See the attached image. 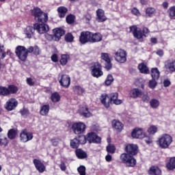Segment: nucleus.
Returning a JSON list of instances; mask_svg holds the SVG:
<instances>
[{
    "instance_id": "2f4dec72",
    "label": "nucleus",
    "mask_w": 175,
    "mask_h": 175,
    "mask_svg": "<svg viewBox=\"0 0 175 175\" xmlns=\"http://www.w3.org/2000/svg\"><path fill=\"white\" fill-rule=\"evenodd\" d=\"M49 111H50V105H44L41 107L40 114H41V116H47L49 114Z\"/></svg>"
},
{
    "instance_id": "ea45409f",
    "label": "nucleus",
    "mask_w": 175,
    "mask_h": 175,
    "mask_svg": "<svg viewBox=\"0 0 175 175\" xmlns=\"http://www.w3.org/2000/svg\"><path fill=\"white\" fill-rule=\"evenodd\" d=\"M158 132V128L157 126L152 125L148 129V133L149 135H155Z\"/></svg>"
},
{
    "instance_id": "8fccbe9b",
    "label": "nucleus",
    "mask_w": 175,
    "mask_h": 175,
    "mask_svg": "<svg viewBox=\"0 0 175 175\" xmlns=\"http://www.w3.org/2000/svg\"><path fill=\"white\" fill-rule=\"evenodd\" d=\"M74 92H76V94H78V95H82V94L84 92V89L80 86H75L74 88Z\"/></svg>"
},
{
    "instance_id": "dca6fc26",
    "label": "nucleus",
    "mask_w": 175,
    "mask_h": 175,
    "mask_svg": "<svg viewBox=\"0 0 175 175\" xmlns=\"http://www.w3.org/2000/svg\"><path fill=\"white\" fill-rule=\"evenodd\" d=\"M33 163H34L36 169H37L39 173H44L46 170V166H44V164H43L40 160L34 159L33 160Z\"/></svg>"
},
{
    "instance_id": "5701e85b",
    "label": "nucleus",
    "mask_w": 175,
    "mask_h": 175,
    "mask_svg": "<svg viewBox=\"0 0 175 175\" xmlns=\"http://www.w3.org/2000/svg\"><path fill=\"white\" fill-rule=\"evenodd\" d=\"M112 127L116 132H121L124 129V124L120 120H113L112 121Z\"/></svg>"
},
{
    "instance_id": "4468645a",
    "label": "nucleus",
    "mask_w": 175,
    "mask_h": 175,
    "mask_svg": "<svg viewBox=\"0 0 175 175\" xmlns=\"http://www.w3.org/2000/svg\"><path fill=\"white\" fill-rule=\"evenodd\" d=\"M131 136L134 139H144L146 134L143 133L142 129H135L131 133Z\"/></svg>"
},
{
    "instance_id": "b1692460",
    "label": "nucleus",
    "mask_w": 175,
    "mask_h": 175,
    "mask_svg": "<svg viewBox=\"0 0 175 175\" xmlns=\"http://www.w3.org/2000/svg\"><path fill=\"white\" fill-rule=\"evenodd\" d=\"M79 113L81 116H83V117H85V118H90V117L92 116L87 106L81 107L79 109Z\"/></svg>"
},
{
    "instance_id": "e2e57ef3",
    "label": "nucleus",
    "mask_w": 175,
    "mask_h": 175,
    "mask_svg": "<svg viewBox=\"0 0 175 175\" xmlns=\"http://www.w3.org/2000/svg\"><path fill=\"white\" fill-rule=\"evenodd\" d=\"M131 12L134 16H140V12L136 8H133Z\"/></svg>"
},
{
    "instance_id": "09e8293b",
    "label": "nucleus",
    "mask_w": 175,
    "mask_h": 175,
    "mask_svg": "<svg viewBox=\"0 0 175 175\" xmlns=\"http://www.w3.org/2000/svg\"><path fill=\"white\" fill-rule=\"evenodd\" d=\"M113 81H114V79L113 78V75H108V76L106 78L105 82L106 85H110V84H111V83H113Z\"/></svg>"
},
{
    "instance_id": "49530a36",
    "label": "nucleus",
    "mask_w": 175,
    "mask_h": 175,
    "mask_svg": "<svg viewBox=\"0 0 175 175\" xmlns=\"http://www.w3.org/2000/svg\"><path fill=\"white\" fill-rule=\"evenodd\" d=\"M168 13L170 18L175 19V6L170 7L168 10Z\"/></svg>"
},
{
    "instance_id": "6e6552de",
    "label": "nucleus",
    "mask_w": 175,
    "mask_h": 175,
    "mask_svg": "<svg viewBox=\"0 0 175 175\" xmlns=\"http://www.w3.org/2000/svg\"><path fill=\"white\" fill-rule=\"evenodd\" d=\"M79 42L81 44L91 43V31H81L79 36Z\"/></svg>"
},
{
    "instance_id": "bb28decb",
    "label": "nucleus",
    "mask_w": 175,
    "mask_h": 175,
    "mask_svg": "<svg viewBox=\"0 0 175 175\" xmlns=\"http://www.w3.org/2000/svg\"><path fill=\"white\" fill-rule=\"evenodd\" d=\"M138 69L141 73H143L144 75H148L150 73V70L148 69V67L144 64L141 63L138 65Z\"/></svg>"
},
{
    "instance_id": "f3484780",
    "label": "nucleus",
    "mask_w": 175,
    "mask_h": 175,
    "mask_svg": "<svg viewBox=\"0 0 175 175\" xmlns=\"http://www.w3.org/2000/svg\"><path fill=\"white\" fill-rule=\"evenodd\" d=\"M87 140L89 142V143L98 144L100 142V137L95 133H90L88 134Z\"/></svg>"
},
{
    "instance_id": "c85d7f7f",
    "label": "nucleus",
    "mask_w": 175,
    "mask_h": 175,
    "mask_svg": "<svg viewBox=\"0 0 175 175\" xmlns=\"http://www.w3.org/2000/svg\"><path fill=\"white\" fill-rule=\"evenodd\" d=\"M75 152L79 159H85V158H87V157H88L87 152H85L84 150L81 149H77Z\"/></svg>"
},
{
    "instance_id": "3c124183",
    "label": "nucleus",
    "mask_w": 175,
    "mask_h": 175,
    "mask_svg": "<svg viewBox=\"0 0 175 175\" xmlns=\"http://www.w3.org/2000/svg\"><path fill=\"white\" fill-rule=\"evenodd\" d=\"M85 167L84 165H81L77 168V172L79 173L80 175H85Z\"/></svg>"
},
{
    "instance_id": "13d9d810",
    "label": "nucleus",
    "mask_w": 175,
    "mask_h": 175,
    "mask_svg": "<svg viewBox=\"0 0 175 175\" xmlns=\"http://www.w3.org/2000/svg\"><path fill=\"white\" fill-rule=\"evenodd\" d=\"M53 146H54L55 147H57V146H58V144H59V142H61V139H59V138H53L51 140Z\"/></svg>"
},
{
    "instance_id": "2eb2a0df",
    "label": "nucleus",
    "mask_w": 175,
    "mask_h": 175,
    "mask_svg": "<svg viewBox=\"0 0 175 175\" xmlns=\"http://www.w3.org/2000/svg\"><path fill=\"white\" fill-rule=\"evenodd\" d=\"M103 36L100 33L90 32V43H98L102 42Z\"/></svg>"
},
{
    "instance_id": "20e7f679",
    "label": "nucleus",
    "mask_w": 175,
    "mask_h": 175,
    "mask_svg": "<svg viewBox=\"0 0 175 175\" xmlns=\"http://www.w3.org/2000/svg\"><path fill=\"white\" fill-rule=\"evenodd\" d=\"M120 161L122 163H125L129 167H133L136 166V159L133 158V156L126 153H122L120 155Z\"/></svg>"
},
{
    "instance_id": "6ab92c4d",
    "label": "nucleus",
    "mask_w": 175,
    "mask_h": 175,
    "mask_svg": "<svg viewBox=\"0 0 175 175\" xmlns=\"http://www.w3.org/2000/svg\"><path fill=\"white\" fill-rule=\"evenodd\" d=\"M109 100L110 103L113 102V105H121L122 103V100L118 99V93L115 92V93H111L109 95Z\"/></svg>"
},
{
    "instance_id": "37998d69",
    "label": "nucleus",
    "mask_w": 175,
    "mask_h": 175,
    "mask_svg": "<svg viewBox=\"0 0 175 175\" xmlns=\"http://www.w3.org/2000/svg\"><path fill=\"white\" fill-rule=\"evenodd\" d=\"M8 91L9 95H10V94H16L18 91V89L14 85H10L8 86Z\"/></svg>"
},
{
    "instance_id": "5fc2aeb1",
    "label": "nucleus",
    "mask_w": 175,
    "mask_h": 175,
    "mask_svg": "<svg viewBox=\"0 0 175 175\" xmlns=\"http://www.w3.org/2000/svg\"><path fill=\"white\" fill-rule=\"evenodd\" d=\"M20 113L23 117H28L29 115V111L27 109L23 108L22 110L20 111Z\"/></svg>"
},
{
    "instance_id": "4be33fe9",
    "label": "nucleus",
    "mask_w": 175,
    "mask_h": 175,
    "mask_svg": "<svg viewBox=\"0 0 175 175\" xmlns=\"http://www.w3.org/2000/svg\"><path fill=\"white\" fill-rule=\"evenodd\" d=\"M100 100L102 105L105 106V107H106L107 109H109V107H110V98L107 94H102L100 97Z\"/></svg>"
},
{
    "instance_id": "c9c22d12",
    "label": "nucleus",
    "mask_w": 175,
    "mask_h": 175,
    "mask_svg": "<svg viewBox=\"0 0 175 175\" xmlns=\"http://www.w3.org/2000/svg\"><path fill=\"white\" fill-rule=\"evenodd\" d=\"M9 54V51H5V45L0 44V59H3Z\"/></svg>"
},
{
    "instance_id": "c756f323",
    "label": "nucleus",
    "mask_w": 175,
    "mask_h": 175,
    "mask_svg": "<svg viewBox=\"0 0 175 175\" xmlns=\"http://www.w3.org/2000/svg\"><path fill=\"white\" fill-rule=\"evenodd\" d=\"M150 175H161L162 174V172L158 167H151L148 172Z\"/></svg>"
},
{
    "instance_id": "393cba45",
    "label": "nucleus",
    "mask_w": 175,
    "mask_h": 175,
    "mask_svg": "<svg viewBox=\"0 0 175 175\" xmlns=\"http://www.w3.org/2000/svg\"><path fill=\"white\" fill-rule=\"evenodd\" d=\"M96 16L98 23H103V21H106V20H107L106 16H105V11L102 9L96 10Z\"/></svg>"
},
{
    "instance_id": "4d7b16f0",
    "label": "nucleus",
    "mask_w": 175,
    "mask_h": 175,
    "mask_svg": "<svg viewBox=\"0 0 175 175\" xmlns=\"http://www.w3.org/2000/svg\"><path fill=\"white\" fill-rule=\"evenodd\" d=\"M157 79H152V80H150L149 81L148 85H149L150 88L153 89V88H155V87H157Z\"/></svg>"
},
{
    "instance_id": "9d476101",
    "label": "nucleus",
    "mask_w": 175,
    "mask_h": 175,
    "mask_svg": "<svg viewBox=\"0 0 175 175\" xmlns=\"http://www.w3.org/2000/svg\"><path fill=\"white\" fill-rule=\"evenodd\" d=\"M20 137L21 142L27 143V142H29V140H32V139H33V134L25 129L21 133Z\"/></svg>"
},
{
    "instance_id": "72a5a7b5",
    "label": "nucleus",
    "mask_w": 175,
    "mask_h": 175,
    "mask_svg": "<svg viewBox=\"0 0 175 175\" xmlns=\"http://www.w3.org/2000/svg\"><path fill=\"white\" fill-rule=\"evenodd\" d=\"M159 100L156 98H152L150 100V106L152 109H158L159 107Z\"/></svg>"
},
{
    "instance_id": "f8f14e48",
    "label": "nucleus",
    "mask_w": 175,
    "mask_h": 175,
    "mask_svg": "<svg viewBox=\"0 0 175 175\" xmlns=\"http://www.w3.org/2000/svg\"><path fill=\"white\" fill-rule=\"evenodd\" d=\"M124 150L126 152L129 154V155H136V154H137V145H135L133 144H129L126 145Z\"/></svg>"
},
{
    "instance_id": "1a4fd4ad",
    "label": "nucleus",
    "mask_w": 175,
    "mask_h": 175,
    "mask_svg": "<svg viewBox=\"0 0 175 175\" xmlns=\"http://www.w3.org/2000/svg\"><path fill=\"white\" fill-rule=\"evenodd\" d=\"M116 57L115 59L120 62V64H124L126 62V52L122 49L118 50L115 53Z\"/></svg>"
},
{
    "instance_id": "a19ab883",
    "label": "nucleus",
    "mask_w": 175,
    "mask_h": 175,
    "mask_svg": "<svg viewBox=\"0 0 175 175\" xmlns=\"http://www.w3.org/2000/svg\"><path fill=\"white\" fill-rule=\"evenodd\" d=\"M0 95L8 96L9 95V89L3 86H0Z\"/></svg>"
},
{
    "instance_id": "69168bd1",
    "label": "nucleus",
    "mask_w": 175,
    "mask_h": 175,
    "mask_svg": "<svg viewBox=\"0 0 175 175\" xmlns=\"http://www.w3.org/2000/svg\"><path fill=\"white\" fill-rule=\"evenodd\" d=\"M33 54H35V55H39L40 51H39V47H38V46H36L33 47Z\"/></svg>"
},
{
    "instance_id": "0e129e2a",
    "label": "nucleus",
    "mask_w": 175,
    "mask_h": 175,
    "mask_svg": "<svg viewBox=\"0 0 175 175\" xmlns=\"http://www.w3.org/2000/svg\"><path fill=\"white\" fill-rule=\"evenodd\" d=\"M59 167L62 172H65L66 170V165L64 162L61 163V164L59 165Z\"/></svg>"
},
{
    "instance_id": "6e6d98bb",
    "label": "nucleus",
    "mask_w": 175,
    "mask_h": 175,
    "mask_svg": "<svg viewBox=\"0 0 175 175\" xmlns=\"http://www.w3.org/2000/svg\"><path fill=\"white\" fill-rule=\"evenodd\" d=\"M101 59L105 61V62H110L111 61L108 53H101Z\"/></svg>"
},
{
    "instance_id": "774afa93",
    "label": "nucleus",
    "mask_w": 175,
    "mask_h": 175,
    "mask_svg": "<svg viewBox=\"0 0 175 175\" xmlns=\"http://www.w3.org/2000/svg\"><path fill=\"white\" fill-rule=\"evenodd\" d=\"M163 85L164 87H169V85H170V81L165 79L163 81Z\"/></svg>"
},
{
    "instance_id": "79ce46f5",
    "label": "nucleus",
    "mask_w": 175,
    "mask_h": 175,
    "mask_svg": "<svg viewBox=\"0 0 175 175\" xmlns=\"http://www.w3.org/2000/svg\"><path fill=\"white\" fill-rule=\"evenodd\" d=\"M139 98H141L144 103H148V102H150V96L147 93L142 92V94L139 96Z\"/></svg>"
},
{
    "instance_id": "c03bdc74",
    "label": "nucleus",
    "mask_w": 175,
    "mask_h": 175,
    "mask_svg": "<svg viewBox=\"0 0 175 175\" xmlns=\"http://www.w3.org/2000/svg\"><path fill=\"white\" fill-rule=\"evenodd\" d=\"M80 145L79 142V139L77 138H75L70 141V146L72 148H77Z\"/></svg>"
},
{
    "instance_id": "a18cd8bd",
    "label": "nucleus",
    "mask_w": 175,
    "mask_h": 175,
    "mask_svg": "<svg viewBox=\"0 0 175 175\" xmlns=\"http://www.w3.org/2000/svg\"><path fill=\"white\" fill-rule=\"evenodd\" d=\"M74 39H75V37L70 33H68L65 36V40H66V42H68V43H72V42H73Z\"/></svg>"
},
{
    "instance_id": "39448f33",
    "label": "nucleus",
    "mask_w": 175,
    "mask_h": 175,
    "mask_svg": "<svg viewBox=\"0 0 175 175\" xmlns=\"http://www.w3.org/2000/svg\"><path fill=\"white\" fill-rule=\"evenodd\" d=\"M91 75L93 76V77H96V79H98V77H101V76H103V71H102V65L99 64L98 62L95 63L92 67H91Z\"/></svg>"
},
{
    "instance_id": "aec40b11",
    "label": "nucleus",
    "mask_w": 175,
    "mask_h": 175,
    "mask_svg": "<svg viewBox=\"0 0 175 175\" xmlns=\"http://www.w3.org/2000/svg\"><path fill=\"white\" fill-rule=\"evenodd\" d=\"M165 69H169L170 72H175V59H170L165 62Z\"/></svg>"
},
{
    "instance_id": "f704fd0d",
    "label": "nucleus",
    "mask_w": 175,
    "mask_h": 175,
    "mask_svg": "<svg viewBox=\"0 0 175 175\" xmlns=\"http://www.w3.org/2000/svg\"><path fill=\"white\" fill-rule=\"evenodd\" d=\"M157 13V10L154 8L149 7L146 10V14L147 17H152Z\"/></svg>"
},
{
    "instance_id": "7c9ffc66",
    "label": "nucleus",
    "mask_w": 175,
    "mask_h": 175,
    "mask_svg": "<svg viewBox=\"0 0 175 175\" xmlns=\"http://www.w3.org/2000/svg\"><path fill=\"white\" fill-rule=\"evenodd\" d=\"M166 167L168 170H174L175 169V157L170 159L169 162L166 163Z\"/></svg>"
},
{
    "instance_id": "0eeeda50",
    "label": "nucleus",
    "mask_w": 175,
    "mask_h": 175,
    "mask_svg": "<svg viewBox=\"0 0 175 175\" xmlns=\"http://www.w3.org/2000/svg\"><path fill=\"white\" fill-rule=\"evenodd\" d=\"M72 129L75 135H81L85 131V124L83 122L74 123Z\"/></svg>"
},
{
    "instance_id": "412c9836",
    "label": "nucleus",
    "mask_w": 175,
    "mask_h": 175,
    "mask_svg": "<svg viewBox=\"0 0 175 175\" xmlns=\"http://www.w3.org/2000/svg\"><path fill=\"white\" fill-rule=\"evenodd\" d=\"M143 94L142 90L139 88H133L130 91L129 95L133 99H137V98H140Z\"/></svg>"
},
{
    "instance_id": "f257e3e1",
    "label": "nucleus",
    "mask_w": 175,
    "mask_h": 175,
    "mask_svg": "<svg viewBox=\"0 0 175 175\" xmlns=\"http://www.w3.org/2000/svg\"><path fill=\"white\" fill-rule=\"evenodd\" d=\"M31 14L33 16L36 21L38 23H42V24L36 23L33 25L36 31H37L40 34L49 32V25H47V24H44V23H47V21H49V15L43 12V11H42L39 8H35L33 10H31Z\"/></svg>"
},
{
    "instance_id": "de8ad7c7",
    "label": "nucleus",
    "mask_w": 175,
    "mask_h": 175,
    "mask_svg": "<svg viewBox=\"0 0 175 175\" xmlns=\"http://www.w3.org/2000/svg\"><path fill=\"white\" fill-rule=\"evenodd\" d=\"M107 151L109 154H114V152H116V146H114V145L109 144L107 146Z\"/></svg>"
},
{
    "instance_id": "ddd939ff",
    "label": "nucleus",
    "mask_w": 175,
    "mask_h": 175,
    "mask_svg": "<svg viewBox=\"0 0 175 175\" xmlns=\"http://www.w3.org/2000/svg\"><path fill=\"white\" fill-rule=\"evenodd\" d=\"M17 105H18V103L15 98H10L6 102L5 107L8 111H12V110H14L17 107Z\"/></svg>"
},
{
    "instance_id": "cd10ccee",
    "label": "nucleus",
    "mask_w": 175,
    "mask_h": 175,
    "mask_svg": "<svg viewBox=\"0 0 175 175\" xmlns=\"http://www.w3.org/2000/svg\"><path fill=\"white\" fill-rule=\"evenodd\" d=\"M161 76V72L157 68H152L151 70V77L153 80H158Z\"/></svg>"
},
{
    "instance_id": "e433bc0d",
    "label": "nucleus",
    "mask_w": 175,
    "mask_h": 175,
    "mask_svg": "<svg viewBox=\"0 0 175 175\" xmlns=\"http://www.w3.org/2000/svg\"><path fill=\"white\" fill-rule=\"evenodd\" d=\"M17 135V131L14 130V129H10L8 131V137L10 139V140H13L16 139V136Z\"/></svg>"
},
{
    "instance_id": "f03ea898",
    "label": "nucleus",
    "mask_w": 175,
    "mask_h": 175,
    "mask_svg": "<svg viewBox=\"0 0 175 175\" xmlns=\"http://www.w3.org/2000/svg\"><path fill=\"white\" fill-rule=\"evenodd\" d=\"M172 143H173V137L167 133L160 135L157 141V146L162 150L169 148Z\"/></svg>"
},
{
    "instance_id": "603ef678",
    "label": "nucleus",
    "mask_w": 175,
    "mask_h": 175,
    "mask_svg": "<svg viewBox=\"0 0 175 175\" xmlns=\"http://www.w3.org/2000/svg\"><path fill=\"white\" fill-rule=\"evenodd\" d=\"M79 144H85L87 143V138L84 135H81L78 137Z\"/></svg>"
},
{
    "instance_id": "680f3d73",
    "label": "nucleus",
    "mask_w": 175,
    "mask_h": 175,
    "mask_svg": "<svg viewBox=\"0 0 175 175\" xmlns=\"http://www.w3.org/2000/svg\"><path fill=\"white\" fill-rule=\"evenodd\" d=\"M144 142L146 144H152V138L151 137H144Z\"/></svg>"
},
{
    "instance_id": "338daca9",
    "label": "nucleus",
    "mask_w": 175,
    "mask_h": 175,
    "mask_svg": "<svg viewBox=\"0 0 175 175\" xmlns=\"http://www.w3.org/2000/svg\"><path fill=\"white\" fill-rule=\"evenodd\" d=\"M51 60L53 62H58V55L57 54H53L51 56Z\"/></svg>"
},
{
    "instance_id": "473e14b6",
    "label": "nucleus",
    "mask_w": 175,
    "mask_h": 175,
    "mask_svg": "<svg viewBox=\"0 0 175 175\" xmlns=\"http://www.w3.org/2000/svg\"><path fill=\"white\" fill-rule=\"evenodd\" d=\"M57 12L59 13V17H60L61 18L65 17V16L66 15V13H68V8L62 6V7H59L57 8Z\"/></svg>"
},
{
    "instance_id": "bf43d9fd",
    "label": "nucleus",
    "mask_w": 175,
    "mask_h": 175,
    "mask_svg": "<svg viewBox=\"0 0 175 175\" xmlns=\"http://www.w3.org/2000/svg\"><path fill=\"white\" fill-rule=\"evenodd\" d=\"M26 81L28 85H30V87L35 85V81L32 78H27Z\"/></svg>"
},
{
    "instance_id": "052dcab7",
    "label": "nucleus",
    "mask_w": 175,
    "mask_h": 175,
    "mask_svg": "<svg viewBox=\"0 0 175 175\" xmlns=\"http://www.w3.org/2000/svg\"><path fill=\"white\" fill-rule=\"evenodd\" d=\"M112 68L111 61L109 60V62H105V69L107 70H110Z\"/></svg>"
},
{
    "instance_id": "a211bd4d",
    "label": "nucleus",
    "mask_w": 175,
    "mask_h": 175,
    "mask_svg": "<svg viewBox=\"0 0 175 175\" xmlns=\"http://www.w3.org/2000/svg\"><path fill=\"white\" fill-rule=\"evenodd\" d=\"M59 83L61 84V85H62V87L68 88V87L70 85V77L66 75H62V78L59 80Z\"/></svg>"
},
{
    "instance_id": "a878e982",
    "label": "nucleus",
    "mask_w": 175,
    "mask_h": 175,
    "mask_svg": "<svg viewBox=\"0 0 175 175\" xmlns=\"http://www.w3.org/2000/svg\"><path fill=\"white\" fill-rule=\"evenodd\" d=\"M35 31L36 29L34 26L33 27L32 26H27L24 30V33L26 35L28 39H31L32 38V35L35 33Z\"/></svg>"
},
{
    "instance_id": "7ed1b4c3",
    "label": "nucleus",
    "mask_w": 175,
    "mask_h": 175,
    "mask_svg": "<svg viewBox=\"0 0 175 175\" xmlns=\"http://www.w3.org/2000/svg\"><path fill=\"white\" fill-rule=\"evenodd\" d=\"M130 31L132 32L134 38L138 39V40H142L143 37L147 38L150 33V30L147 27H144L142 29L137 27L136 25L131 26Z\"/></svg>"
},
{
    "instance_id": "9b49d317",
    "label": "nucleus",
    "mask_w": 175,
    "mask_h": 175,
    "mask_svg": "<svg viewBox=\"0 0 175 175\" xmlns=\"http://www.w3.org/2000/svg\"><path fill=\"white\" fill-rule=\"evenodd\" d=\"M53 40L55 42L59 41L62 36L65 35V30L61 27H57L53 29Z\"/></svg>"
},
{
    "instance_id": "58836bf2",
    "label": "nucleus",
    "mask_w": 175,
    "mask_h": 175,
    "mask_svg": "<svg viewBox=\"0 0 175 175\" xmlns=\"http://www.w3.org/2000/svg\"><path fill=\"white\" fill-rule=\"evenodd\" d=\"M51 99L52 102L54 103L59 102V100H61V96H59V94L55 92L52 94Z\"/></svg>"
},
{
    "instance_id": "423d86ee",
    "label": "nucleus",
    "mask_w": 175,
    "mask_h": 175,
    "mask_svg": "<svg viewBox=\"0 0 175 175\" xmlns=\"http://www.w3.org/2000/svg\"><path fill=\"white\" fill-rule=\"evenodd\" d=\"M15 53L18 57L21 59V61H25L28 57V54L27 53V48L23 46H18L16 48Z\"/></svg>"
},
{
    "instance_id": "864d4df0",
    "label": "nucleus",
    "mask_w": 175,
    "mask_h": 175,
    "mask_svg": "<svg viewBox=\"0 0 175 175\" xmlns=\"http://www.w3.org/2000/svg\"><path fill=\"white\" fill-rule=\"evenodd\" d=\"M66 20L68 24H73L75 23V16L68 15L66 16Z\"/></svg>"
},
{
    "instance_id": "4c0bfd02",
    "label": "nucleus",
    "mask_w": 175,
    "mask_h": 175,
    "mask_svg": "<svg viewBox=\"0 0 175 175\" xmlns=\"http://www.w3.org/2000/svg\"><path fill=\"white\" fill-rule=\"evenodd\" d=\"M70 56L69 55H62L60 59V64L63 66L68 64V59H69Z\"/></svg>"
}]
</instances>
